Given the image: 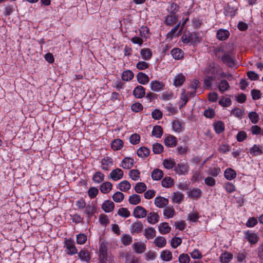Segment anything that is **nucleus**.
I'll use <instances>...</instances> for the list:
<instances>
[{
  "label": "nucleus",
  "instance_id": "nucleus-1",
  "mask_svg": "<svg viewBox=\"0 0 263 263\" xmlns=\"http://www.w3.org/2000/svg\"><path fill=\"white\" fill-rule=\"evenodd\" d=\"M181 41L185 44L191 43L193 44L199 42V37L195 32L185 31L181 37Z\"/></svg>",
  "mask_w": 263,
  "mask_h": 263
},
{
  "label": "nucleus",
  "instance_id": "nucleus-2",
  "mask_svg": "<svg viewBox=\"0 0 263 263\" xmlns=\"http://www.w3.org/2000/svg\"><path fill=\"white\" fill-rule=\"evenodd\" d=\"M64 244V247L67 250V254L72 255L77 253V249L75 247L73 240L71 238H65Z\"/></svg>",
  "mask_w": 263,
  "mask_h": 263
},
{
  "label": "nucleus",
  "instance_id": "nucleus-3",
  "mask_svg": "<svg viewBox=\"0 0 263 263\" xmlns=\"http://www.w3.org/2000/svg\"><path fill=\"white\" fill-rule=\"evenodd\" d=\"M219 68L214 63L210 64L205 69L204 74L209 78L215 79L218 74Z\"/></svg>",
  "mask_w": 263,
  "mask_h": 263
},
{
  "label": "nucleus",
  "instance_id": "nucleus-4",
  "mask_svg": "<svg viewBox=\"0 0 263 263\" xmlns=\"http://www.w3.org/2000/svg\"><path fill=\"white\" fill-rule=\"evenodd\" d=\"M99 257V263H106L107 259V248L104 243H102L100 246Z\"/></svg>",
  "mask_w": 263,
  "mask_h": 263
},
{
  "label": "nucleus",
  "instance_id": "nucleus-5",
  "mask_svg": "<svg viewBox=\"0 0 263 263\" xmlns=\"http://www.w3.org/2000/svg\"><path fill=\"white\" fill-rule=\"evenodd\" d=\"M165 84L157 80L152 81L150 83V87L152 90L159 92L164 89Z\"/></svg>",
  "mask_w": 263,
  "mask_h": 263
},
{
  "label": "nucleus",
  "instance_id": "nucleus-6",
  "mask_svg": "<svg viewBox=\"0 0 263 263\" xmlns=\"http://www.w3.org/2000/svg\"><path fill=\"white\" fill-rule=\"evenodd\" d=\"M189 168V166L187 163H180L175 166L174 171L179 175H185L187 173Z\"/></svg>",
  "mask_w": 263,
  "mask_h": 263
},
{
  "label": "nucleus",
  "instance_id": "nucleus-7",
  "mask_svg": "<svg viewBox=\"0 0 263 263\" xmlns=\"http://www.w3.org/2000/svg\"><path fill=\"white\" fill-rule=\"evenodd\" d=\"M222 62L229 67H232L235 65V59L234 57L229 54H224L221 57Z\"/></svg>",
  "mask_w": 263,
  "mask_h": 263
},
{
  "label": "nucleus",
  "instance_id": "nucleus-8",
  "mask_svg": "<svg viewBox=\"0 0 263 263\" xmlns=\"http://www.w3.org/2000/svg\"><path fill=\"white\" fill-rule=\"evenodd\" d=\"M133 215L137 218H144L147 215V211L143 207L137 206L134 210Z\"/></svg>",
  "mask_w": 263,
  "mask_h": 263
},
{
  "label": "nucleus",
  "instance_id": "nucleus-9",
  "mask_svg": "<svg viewBox=\"0 0 263 263\" xmlns=\"http://www.w3.org/2000/svg\"><path fill=\"white\" fill-rule=\"evenodd\" d=\"M123 176V171L119 168H117L111 171L109 177L114 181H118Z\"/></svg>",
  "mask_w": 263,
  "mask_h": 263
},
{
  "label": "nucleus",
  "instance_id": "nucleus-10",
  "mask_svg": "<svg viewBox=\"0 0 263 263\" xmlns=\"http://www.w3.org/2000/svg\"><path fill=\"white\" fill-rule=\"evenodd\" d=\"M154 203L159 208H163L168 204V200L161 196L156 197L155 198Z\"/></svg>",
  "mask_w": 263,
  "mask_h": 263
},
{
  "label": "nucleus",
  "instance_id": "nucleus-11",
  "mask_svg": "<svg viewBox=\"0 0 263 263\" xmlns=\"http://www.w3.org/2000/svg\"><path fill=\"white\" fill-rule=\"evenodd\" d=\"M143 228V225L141 221H137L133 223L130 227V232L132 234H138L141 232Z\"/></svg>",
  "mask_w": 263,
  "mask_h": 263
},
{
  "label": "nucleus",
  "instance_id": "nucleus-12",
  "mask_svg": "<svg viewBox=\"0 0 263 263\" xmlns=\"http://www.w3.org/2000/svg\"><path fill=\"white\" fill-rule=\"evenodd\" d=\"M115 208L114 203L109 200L104 201L102 205V210L106 213L111 212Z\"/></svg>",
  "mask_w": 263,
  "mask_h": 263
},
{
  "label": "nucleus",
  "instance_id": "nucleus-13",
  "mask_svg": "<svg viewBox=\"0 0 263 263\" xmlns=\"http://www.w3.org/2000/svg\"><path fill=\"white\" fill-rule=\"evenodd\" d=\"M145 95V89L141 85L137 86L133 90V95L136 98H142Z\"/></svg>",
  "mask_w": 263,
  "mask_h": 263
},
{
  "label": "nucleus",
  "instance_id": "nucleus-14",
  "mask_svg": "<svg viewBox=\"0 0 263 263\" xmlns=\"http://www.w3.org/2000/svg\"><path fill=\"white\" fill-rule=\"evenodd\" d=\"M164 142L166 146L172 147L177 145V140L175 136L170 135L164 139Z\"/></svg>",
  "mask_w": 263,
  "mask_h": 263
},
{
  "label": "nucleus",
  "instance_id": "nucleus-15",
  "mask_svg": "<svg viewBox=\"0 0 263 263\" xmlns=\"http://www.w3.org/2000/svg\"><path fill=\"white\" fill-rule=\"evenodd\" d=\"M133 248L137 254H141L145 251L146 245L141 242H135L133 245Z\"/></svg>",
  "mask_w": 263,
  "mask_h": 263
},
{
  "label": "nucleus",
  "instance_id": "nucleus-16",
  "mask_svg": "<svg viewBox=\"0 0 263 263\" xmlns=\"http://www.w3.org/2000/svg\"><path fill=\"white\" fill-rule=\"evenodd\" d=\"M245 234L246 238L251 244H255L258 242L259 237L256 233H250L248 231Z\"/></svg>",
  "mask_w": 263,
  "mask_h": 263
},
{
  "label": "nucleus",
  "instance_id": "nucleus-17",
  "mask_svg": "<svg viewBox=\"0 0 263 263\" xmlns=\"http://www.w3.org/2000/svg\"><path fill=\"white\" fill-rule=\"evenodd\" d=\"M134 163V160L133 159L126 157L122 160L120 166L124 169H129L133 167Z\"/></svg>",
  "mask_w": 263,
  "mask_h": 263
},
{
  "label": "nucleus",
  "instance_id": "nucleus-18",
  "mask_svg": "<svg viewBox=\"0 0 263 263\" xmlns=\"http://www.w3.org/2000/svg\"><path fill=\"white\" fill-rule=\"evenodd\" d=\"M78 256L81 260L86 262H89L91 258L88 251L85 249L81 250L79 252Z\"/></svg>",
  "mask_w": 263,
  "mask_h": 263
},
{
  "label": "nucleus",
  "instance_id": "nucleus-19",
  "mask_svg": "<svg viewBox=\"0 0 263 263\" xmlns=\"http://www.w3.org/2000/svg\"><path fill=\"white\" fill-rule=\"evenodd\" d=\"M102 169L104 171H108L109 167L113 164L112 159L109 157L103 158L101 161Z\"/></svg>",
  "mask_w": 263,
  "mask_h": 263
},
{
  "label": "nucleus",
  "instance_id": "nucleus-20",
  "mask_svg": "<svg viewBox=\"0 0 263 263\" xmlns=\"http://www.w3.org/2000/svg\"><path fill=\"white\" fill-rule=\"evenodd\" d=\"M262 146L254 144L249 149V153L252 156H259L263 154V151L261 149Z\"/></svg>",
  "mask_w": 263,
  "mask_h": 263
},
{
  "label": "nucleus",
  "instance_id": "nucleus-21",
  "mask_svg": "<svg viewBox=\"0 0 263 263\" xmlns=\"http://www.w3.org/2000/svg\"><path fill=\"white\" fill-rule=\"evenodd\" d=\"M230 33L227 30L222 29H219L216 33L217 39L221 41H224L227 39Z\"/></svg>",
  "mask_w": 263,
  "mask_h": 263
},
{
  "label": "nucleus",
  "instance_id": "nucleus-22",
  "mask_svg": "<svg viewBox=\"0 0 263 263\" xmlns=\"http://www.w3.org/2000/svg\"><path fill=\"white\" fill-rule=\"evenodd\" d=\"M137 79L138 82L142 85H145L148 83L149 80L148 76L141 72H140L137 74Z\"/></svg>",
  "mask_w": 263,
  "mask_h": 263
},
{
  "label": "nucleus",
  "instance_id": "nucleus-23",
  "mask_svg": "<svg viewBox=\"0 0 263 263\" xmlns=\"http://www.w3.org/2000/svg\"><path fill=\"white\" fill-rule=\"evenodd\" d=\"M159 216L157 213L151 212L147 217V222L151 224H154L159 221Z\"/></svg>",
  "mask_w": 263,
  "mask_h": 263
},
{
  "label": "nucleus",
  "instance_id": "nucleus-24",
  "mask_svg": "<svg viewBox=\"0 0 263 263\" xmlns=\"http://www.w3.org/2000/svg\"><path fill=\"white\" fill-rule=\"evenodd\" d=\"M224 177L228 180H231L236 177L235 171L231 168H227L224 172Z\"/></svg>",
  "mask_w": 263,
  "mask_h": 263
},
{
  "label": "nucleus",
  "instance_id": "nucleus-25",
  "mask_svg": "<svg viewBox=\"0 0 263 263\" xmlns=\"http://www.w3.org/2000/svg\"><path fill=\"white\" fill-rule=\"evenodd\" d=\"M140 54L143 60H149L151 59L153 53L150 49L143 48L140 50Z\"/></svg>",
  "mask_w": 263,
  "mask_h": 263
},
{
  "label": "nucleus",
  "instance_id": "nucleus-26",
  "mask_svg": "<svg viewBox=\"0 0 263 263\" xmlns=\"http://www.w3.org/2000/svg\"><path fill=\"white\" fill-rule=\"evenodd\" d=\"M177 20V16L175 14L168 15L165 17L164 23L166 25L172 26Z\"/></svg>",
  "mask_w": 263,
  "mask_h": 263
},
{
  "label": "nucleus",
  "instance_id": "nucleus-27",
  "mask_svg": "<svg viewBox=\"0 0 263 263\" xmlns=\"http://www.w3.org/2000/svg\"><path fill=\"white\" fill-rule=\"evenodd\" d=\"M185 80V77L182 73L176 75L174 78V85L176 87L181 86Z\"/></svg>",
  "mask_w": 263,
  "mask_h": 263
},
{
  "label": "nucleus",
  "instance_id": "nucleus-28",
  "mask_svg": "<svg viewBox=\"0 0 263 263\" xmlns=\"http://www.w3.org/2000/svg\"><path fill=\"white\" fill-rule=\"evenodd\" d=\"M112 185L110 182L107 181L103 183L100 187V191L103 194L109 192L112 189Z\"/></svg>",
  "mask_w": 263,
  "mask_h": 263
},
{
  "label": "nucleus",
  "instance_id": "nucleus-29",
  "mask_svg": "<svg viewBox=\"0 0 263 263\" xmlns=\"http://www.w3.org/2000/svg\"><path fill=\"white\" fill-rule=\"evenodd\" d=\"M163 176L162 171L159 168L154 169L151 173V177L154 180H159L162 179Z\"/></svg>",
  "mask_w": 263,
  "mask_h": 263
},
{
  "label": "nucleus",
  "instance_id": "nucleus-30",
  "mask_svg": "<svg viewBox=\"0 0 263 263\" xmlns=\"http://www.w3.org/2000/svg\"><path fill=\"white\" fill-rule=\"evenodd\" d=\"M155 246L158 248H163L166 245V240L163 237L158 236L154 241Z\"/></svg>",
  "mask_w": 263,
  "mask_h": 263
},
{
  "label": "nucleus",
  "instance_id": "nucleus-31",
  "mask_svg": "<svg viewBox=\"0 0 263 263\" xmlns=\"http://www.w3.org/2000/svg\"><path fill=\"white\" fill-rule=\"evenodd\" d=\"M160 258L163 261H169L172 259V254L167 250H163L161 252Z\"/></svg>",
  "mask_w": 263,
  "mask_h": 263
},
{
  "label": "nucleus",
  "instance_id": "nucleus-32",
  "mask_svg": "<svg viewBox=\"0 0 263 263\" xmlns=\"http://www.w3.org/2000/svg\"><path fill=\"white\" fill-rule=\"evenodd\" d=\"M156 230L152 227H148L145 229L144 235L147 239L154 238L156 236Z\"/></svg>",
  "mask_w": 263,
  "mask_h": 263
},
{
  "label": "nucleus",
  "instance_id": "nucleus-33",
  "mask_svg": "<svg viewBox=\"0 0 263 263\" xmlns=\"http://www.w3.org/2000/svg\"><path fill=\"white\" fill-rule=\"evenodd\" d=\"M230 86L226 80H221L218 85V89L221 93H223L224 91H227L229 89Z\"/></svg>",
  "mask_w": 263,
  "mask_h": 263
},
{
  "label": "nucleus",
  "instance_id": "nucleus-34",
  "mask_svg": "<svg viewBox=\"0 0 263 263\" xmlns=\"http://www.w3.org/2000/svg\"><path fill=\"white\" fill-rule=\"evenodd\" d=\"M171 228L167 222H163L159 225V231L162 234L168 233L171 231Z\"/></svg>",
  "mask_w": 263,
  "mask_h": 263
},
{
  "label": "nucleus",
  "instance_id": "nucleus-35",
  "mask_svg": "<svg viewBox=\"0 0 263 263\" xmlns=\"http://www.w3.org/2000/svg\"><path fill=\"white\" fill-rule=\"evenodd\" d=\"M123 145V142L119 139H115L111 144V147L114 150L120 149Z\"/></svg>",
  "mask_w": 263,
  "mask_h": 263
},
{
  "label": "nucleus",
  "instance_id": "nucleus-36",
  "mask_svg": "<svg viewBox=\"0 0 263 263\" xmlns=\"http://www.w3.org/2000/svg\"><path fill=\"white\" fill-rule=\"evenodd\" d=\"M149 153V149L144 146L139 148L137 152L138 156L141 158H145L148 156Z\"/></svg>",
  "mask_w": 263,
  "mask_h": 263
},
{
  "label": "nucleus",
  "instance_id": "nucleus-37",
  "mask_svg": "<svg viewBox=\"0 0 263 263\" xmlns=\"http://www.w3.org/2000/svg\"><path fill=\"white\" fill-rule=\"evenodd\" d=\"M134 73L130 70H127L122 72V79L123 81H128L134 78Z\"/></svg>",
  "mask_w": 263,
  "mask_h": 263
},
{
  "label": "nucleus",
  "instance_id": "nucleus-38",
  "mask_svg": "<svg viewBox=\"0 0 263 263\" xmlns=\"http://www.w3.org/2000/svg\"><path fill=\"white\" fill-rule=\"evenodd\" d=\"M104 177L105 176L102 173L97 172L93 175L92 180L97 183H100L104 180Z\"/></svg>",
  "mask_w": 263,
  "mask_h": 263
},
{
  "label": "nucleus",
  "instance_id": "nucleus-39",
  "mask_svg": "<svg viewBox=\"0 0 263 263\" xmlns=\"http://www.w3.org/2000/svg\"><path fill=\"white\" fill-rule=\"evenodd\" d=\"M152 135L156 138H160L163 134V129L159 125H156L153 127Z\"/></svg>",
  "mask_w": 263,
  "mask_h": 263
},
{
  "label": "nucleus",
  "instance_id": "nucleus-40",
  "mask_svg": "<svg viewBox=\"0 0 263 263\" xmlns=\"http://www.w3.org/2000/svg\"><path fill=\"white\" fill-rule=\"evenodd\" d=\"M201 191L199 189H194L191 191L187 192L188 196L193 198H200L201 194Z\"/></svg>",
  "mask_w": 263,
  "mask_h": 263
},
{
  "label": "nucleus",
  "instance_id": "nucleus-41",
  "mask_svg": "<svg viewBox=\"0 0 263 263\" xmlns=\"http://www.w3.org/2000/svg\"><path fill=\"white\" fill-rule=\"evenodd\" d=\"M175 214V210L173 207H166L164 209L163 215L167 218H172Z\"/></svg>",
  "mask_w": 263,
  "mask_h": 263
},
{
  "label": "nucleus",
  "instance_id": "nucleus-42",
  "mask_svg": "<svg viewBox=\"0 0 263 263\" xmlns=\"http://www.w3.org/2000/svg\"><path fill=\"white\" fill-rule=\"evenodd\" d=\"M128 201L130 204L137 205L141 201V198L138 194H133L129 197Z\"/></svg>",
  "mask_w": 263,
  "mask_h": 263
},
{
  "label": "nucleus",
  "instance_id": "nucleus-43",
  "mask_svg": "<svg viewBox=\"0 0 263 263\" xmlns=\"http://www.w3.org/2000/svg\"><path fill=\"white\" fill-rule=\"evenodd\" d=\"M163 165L165 168L170 170L175 167L176 163L174 159H165L163 160Z\"/></svg>",
  "mask_w": 263,
  "mask_h": 263
},
{
  "label": "nucleus",
  "instance_id": "nucleus-44",
  "mask_svg": "<svg viewBox=\"0 0 263 263\" xmlns=\"http://www.w3.org/2000/svg\"><path fill=\"white\" fill-rule=\"evenodd\" d=\"M130 187V183L126 180L122 181L119 184V189L122 192H126L129 190Z\"/></svg>",
  "mask_w": 263,
  "mask_h": 263
},
{
  "label": "nucleus",
  "instance_id": "nucleus-45",
  "mask_svg": "<svg viewBox=\"0 0 263 263\" xmlns=\"http://www.w3.org/2000/svg\"><path fill=\"white\" fill-rule=\"evenodd\" d=\"M161 184L165 187H171L174 184L173 179L170 177H166L162 179Z\"/></svg>",
  "mask_w": 263,
  "mask_h": 263
},
{
  "label": "nucleus",
  "instance_id": "nucleus-46",
  "mask_svg": "<svg viewBox=\"0 0 263 263\" xmlns=\"http://www.w3.org/2000/svg\"><path fill=\"white\" fill-rule=\"evenodd\" d=\"M233 255L231 253L226 252L221 255L220 257V261L222 263H228L232 259Z\"/></svg>",
  "mask_w": 263,
  "mask_h": 263
},
{
  "label": "nucleus",
  "instance_id": "nucleus-47",
  "mask_svg": "<svg viewBox=\"0 0 263 263\" xmlns=\"http://www.w3.org/2000/svg\"><path fill=\"white\" fill-rule=\"evenodd\" d=\"M146 185L143 182H138L135 186V190L138 193H142L146 190Z\"/></svg>",
  "mask_w": 263,
  "mask_h": 263
},
{
  "label": "nucleus",
  "instance_id": "nucleus-48",
  "mask_svg": "<svg viewBox=\"0 0 263 263\" xmlns=\"http://www.w3.org/2000/svg\"><path fill=\"white\" fill-rule=\"evenodd\" d=\"M171 54L175 59L179 60L183 57L182 50L179 48H174L171 51Z\"/></svg>",
  "mask_w": 263,
  "mask_h": 263
},
{
  "label": "nucleus",
  "instance_id": "nucleus-49",
  "mask_svg": "<svg viewBox=\"0 0 263 263\" xmlns=\"http://www.w3.org/2000/svg\"><path fill=\"white\" fill-rule=\"evenodd\" d=\"M112 197L115 202L119 203L123 200L124 195L120 192H117L112 195Z\"/></svg>",
  "mask_w": 263,
  "mask_h": 263
},
{
  "label": "nucleus",
  "instance_id": "nucleus-50",
  "mask_svg": "<svg viewBox=\"0 0 263 263\" xmlns=\"http://www.w3.org/2000/svg\"><path fill=\"white\" fill-rule=\"evenodd\" d=\"M121 241L124 246H128L132 242V237L129 234H123L121 237Z\"/></svg>",
  "mask_w": 263,
  "mask_h": 263
},
{
  "label": "nucleus",
  "instance_id": "nucleus-51",
  "mask_svg": "<svg viewBox=\"0 0 263 263\" xmlns=\"http://www.w3.org/2000/svg\"><path fill=\"white\" fill-rule=\"evenodd\" d=\"M215 130L216 133L220 134L224 129V125L222 121L217 122L214 125Z\"/></svg>",
  "mask_w": 263,
  "mask_h": 263
},
{
  "label": "nucleus",
  "instance_id": "nucleus-52",
  "mask_svg": "<svg viewBox=\"0 0 263 263\" xmlns=\"http://www.w3.org/2000/svg\"><path fill=\"white\" fill-rule=\"evenodd\" d=\"M179 6L176 3H171L170 7L167 8L168 12L172 14H175L179 10Z\"/></svg>",
  "mask_w": 263,
  "mask_h": 263
},
{
  "label": "nucleus",
  "instance_id": "nucleus-53",
  "mask_svg": "<svg viewBox=\"0 0 263 263\" xmlns=\"http://www.w3.org/2000/svg\"><path fill=\"white\" fill-rule=\"evenodd\" d=\"M231 114L235 117L241 118L244 115V110L236 107L232 110Z\"/></svg>",
  "mask_w": 263,
  "mask_h": 263
},
{
  "label": "nucleus",
  "instance_id": "nucleus-54",
  "mask_svg": "<svg viewBox=\"0 0 263 263\" xmlns=\"http://www.w3.org/2000/svg\"><path fill=\"white\" fill-rule=\"evenodd\" d=\"M248 117L251 122L253 124H256L259 120V116L255 111H252L249 113Z\"/></svg>",
  "mask_w": 263,
  "mask_h": 263
},
{
  "label": "nucleus",
  "instance_id": "nucleus-55",
  "mask_svg": "<svg viewBox=\"0 0 263 263\" xmlns=\"http://www.w3.org/2000/svg\"><path fill=\"white\" fill-rule=\"evenodd\" d=\"M140 173L138 170H132L129 171V175L133 180H138L140 178Z\"/></svg>",
  "mask_w": 263,
  "mask_h": 263
},
{
  "label": "nucleus",
  "instance_id": "nucleus-56",
  "mask_svg": "<svg viewBox=\"0 0 263 263\" xmlns=\"http://www.w3.org/2000/svg\"><path fill=\"white\" fill-rule=\"evenodd\" d=\"M163 151V146L162 144L156 143L153 146V151L156 154H160Z\"/></svg>",
  "mask_w": 263,
  "mask_h": 263
},
{
  "label": "nucleus",
  "instance_id": "nucleus-57",
  "mask_svg": "<svg viewBox=\"0 0 263 263\" xmlns=\"http://www.w3.org/2000/svg\"><path fill=\"white\" fill-rule=\"evenodd\" d=\"M183 194L180 192H177L174 193L172 200L173 202L176 203H180L181 201L183 200Z\"/></svg>",
  "mask_w": 263,
  "mask_h": 263
},
{
  "label": "nucleus",
  "instance_id": "nucleus-58",
  "mask_svg": "<svg viewBox=\"0 0 263 263\" xmlns=\"http://www.w3.org/2000/svg\"><path fill=\"white\" fill-rule=\"evenodd\" d=\"M182 239L180 237H174L171 241V245L172 248L175 249L181 244Z\"/></svg>",
  "mask_w": 263,
  "mask_h": 263
},
{
  "label": "nucleus",
  "instance_id": "nucleus-59",
  "mask_svg": "<svg viewBox=\"0 0 263 263\" xmlns=\"http://www.w3.org/2000/svg\"><path fill=\"white\" fill-rule=\"evenodd\" d=\"M180 24L181 23L179 22L167 34V37L168 39H172L173 38L177 30H178L180 26Z\"/></svg>",
  "mask_w": 263,
  "mask_h": 263
},
{
  "label": "nucleus",
  "instance_id": "nucleus-60",
  "mask_svg": "<svg viewBox=\"0 0 263 263\" xmlns=\"http://www.w3.org/2000/svg\"><path fill=\"white\" fill-rule=\"evenodd\" d=\"M140 140V135L137 134H133L129 137L130 142L133 145H136L139 143Z\"/></svg>",
  "mask_w": 263,
  "mask_h": 263
},
{
  "label": "nucleus",
  "instance_id": "nucleus-61",
  "mask_svg": "<svg viewBox=\"0 0 263 263\" xmlns=\"http://www.w3.org/2000/svg\"><path fill=\"white\" fill-rule=\"evenodd\" d=\"M179 263H189L190 261V256L187 254H181L178 258Z\"/></svg>",
  "mask_w": 263,
  "mask_h": 263
},
{
  "label": "nucleus",
  "instance_id": "nucleus-62",
  "mask_svg": "<svg viewBox=\"0 0 263 263\" xmlns=\"http://www.w3.org/2000/svg\"><path fill=\"white\" fill-rule=\"evenodd\" d=\"M99 193V190L95 187H91L88 191V194L91 199H93L96 197Z\"/></svg>",
  "mask_w": 263,
  "mask_h": 263
},
{
  "label": "nucleus",
  "instance_id": "nucleus-63",
  "mask_svg": "<svg viewBox=\"0 0 263 263\" xmlns=\"http://www.w3.org/2000/svg\"><path fill=\"white\" fill-rule=\"evenodd\" d=\"M139 260L134 255L129 254L126 256L125 263H139Z\"/></svg>",
  "mask_w": 263,
  "mask_h": 263
},
{
  "label": "nucleus",
  "instance_id": "nucleus-64",
  "mask_svg": "<svg viewBox=\"0 0 263 263\" xmlns=\"http://www.w3.org/2000/svg\"><path fill=\"white\" fill-rule=\"evenodd\" d=\"M87 240V236L84 234H79L77 236V242L78 244L83 245Z\"/></svg>",
  "mask_w": 263,
  "mask_h": 263
}]
</instances>
